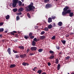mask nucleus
Wrapping results in <instances>:
<instances>
[{
  "label": "nucleus",
  "mask_w": 74,
  "mask_h": 74,
  "mask_svg": "<svg viewBox=\"0 0 74 74\" xmlns=\"http://www.w3.org/2000/svg\"><path fill=\"white\" fill-rule=\"evenodd\" d=\"M12 7H15L16 6V4L17 3H18V5L19 6H21V5H22V3L21 1H19L18 2V0H12Z\"/></svg>",
  "instance_id": "f257e3e1"
},
{
  "label": "nucleus",
  "mask_w": 74,
  "mask_h": 74,
  "mask_svg": "<svg viewBox=\"0 0 74 74\" xmlns=\"http://www.w3.org/2000/svg\"><path fill=\"white\" fill-rule=\"evenodd\" d=\"M28 8L26 9L28 11H33L34 9H35V7L33 6V3H31L30 5L28 6Z\"/></svg>",
  "instance_id": "f03ea898"
},
{
  "label": "nucleus",
  "mask_w": 74,
  "mask_h": 74,
  "mask_svg": "<svg viewBox=\"0 0 74 74\" xmlns=\"http://www.w3.org/2000/svg\"><path fill=\"white\" fill-rule=\"evenodd\" d=\"M70 9L69 7V6H66L63 9V11L62 12V15H66L67 14V13L66 11L67 10H69Z\"/></svg>",
  "instance_id": "7ed1b4c3"
},
{
  "label": "nucleus",
  "mask_w": 74,
  "mask_h": 74,
  "mask_svg": "<svg viewBox=\"0 0 74 74\" xmlns=\"http://www.w3.org/2000/svg\"><path fill=\"white\" fill-rule=\"evenodd\" d=\"M45 7L46 8H49L52 7V5H51V4H47L46 5Z\"/></svg>",
  "instance_id": "20e7f679"
},
{
  "label": "nucleus",
  "mask_w": 74,
  "mask_h": 74,
  "mask_svg": "<svg viewBox=\"0 0 74 74\" xmlns=\"http://www.w3.org/2000/svg\"><path fill=\"white\" fill-rule=\"evenodd\" d=\"M37 48L36 47H32L31 48V50L32 51H36L37 50Z\"/></svg>",
  "instance_id": "39448f33"
},
{
  "label": "nucleus",
  "mask_w": 74,
  "mask_h": 74,
  "mask_svg": "<svg viewBox=\"0 0 74 74\" xmlns=\"http://www.w3.org/2000/svg\"><path fill=\"white\" fill-rule=\"evenodd\" d=\"M7 52L9 55H11V48H9L8 49Z\"/></svg>",
  "instance_id": "423d86ee"
},
{
  "label": "nucleus",
  "mask_w": 74,
  "mask_h": 74,
  "mask_svg": "<svg viewBox=\"0 0 74 74\" xmlns=\"http://www.w3.org/2000/svg\"><path fill=\"white\" fill-rule=\"evenodd\" d=\"M24 10L23 8H21L18 10V12H22Z\"/></svg>",
  "instance_id": "0eeeda50"
},
{
  "label": "nucleus",
  "mask_w": 74,
  "mask_h": 74,
  "mask_svg": "<svg viewBox=\"0 0 74 74\" xmlns=\"http://www.w3.org/2000/svg\"><path fill=\"white\" fill-rule=\"evenodd\" d=\"M22 64L24 66H26V65H27V66H29V64H28V63L26 62H24Z\"/></svg>",
  "instance_id": "6e6552de"
},
{
  "label": "nucleus",
  "mask_w": 74,
  "mask_h": 74,
  "mask_svg": "<svg viewBox=\"0 0 74 74\" xmlns=\"http://www.w3.org/2000/svg\"><path fill=\"white\" fill-rule=\"evenodd\" d=\"M17 33V32L16 31H13V32H11L10 34L13 36H14L15 35V33Z\"/></svg>",
  "instance_id": "1a4fd4ad"
},
{
  "label": "nucleus",
  "mask_w": 74,
  "mask_h": 74,
  "mask_svg": "<svg viewBox=\"0 0 74 74\" xmlns=\"http://www.w3.org/2000/svg\"><path fill=\"white\" fill-rule=\"evenodd\" d=\"M16 66V65L15 64H11L10 66V68H13L15 67Z\"/></svg>",
  "instance_id": "9d476101"
},
{
  "label": "nucleus",
  "mask_w": 74,
  "mask_h": 74,
  "mask_svg": "<svg viewBox=\"0 0 74 74\" xmlns=\"http://www.w3.org/2000/svg\"><path fill=\"white\" fill-rule=\"evenodd\" d=\"M52 18L51 17H49L48 18V22L49 23H51V22H52Z\"/></svg>",
  "instance_id": "9b49d317"
},
{
  "label": "nucleus",
  "mask_w": 74,
  "mask_h": 74,
  "mask_svg": "<svg viewBox=\"0 0 74 74\" xmlns=\"http://www.w3.org/2000/svg\"><path fill=\"white\" fill-rule=\"evenodd\" d=\"M69 16L70 17H72L73 16V15H74V13L72 12H70L69 14Z\"/></svg>",
  "instance_id": "f8f14e48"
},
{
  "label": "nucleus",
  "mask_w": 74,
  "mask_h": 74,
  "mask_svg": "<svg viewBox=\"0 0 74 74\" xmlns=\"http://www.w3.org/2000/svg\"><path fill=\"white\" fill-rule=\"evenodd\" d=\"M53 54H51V56L50 57H49V59H50V60H51V59H53L54 58H55V56H52Z\"/></svg>",
  "instance_id": "ddd939ff"
},
{
  "label": "nucleus",
  "mask_w": 74,
  "mask_h": 74,
  "mask_svg": "<svg viewBox=\"0 0 74 74\" xmlns=\"http://www.w3.org/2000/svg\"><path fill=\"white\" fill-rule=\"evenodd\" d=\"M62 22H60L58 23V26H62Z\"/></svg>",
  "instance_id": "4468645a"
},
{
  "label": "nucleus",
  "mask_w": 74,
  "mask_h": 74,
  "mask_svg": "<svg viewBox=\"0 0 74 74\" xmlns=\"http://www.w3.org/2000/svg\"><path fill=\"white\" fill-rule=\"evenodd\" d=\"M71 10L69 9L68 10H67L66 12L67 14H69L70 12H71Z\"/></svg>",
  "instance_id": "2eb2a0df"
},
{
  "label": "nucleus",
  "mask_w": 74,
  "mask_h": 74,
  "mask_svg": "<svg viewBox=\"0 0 74 74\" xmlns=\"http://www.w3.org/2000/svg\"><path fill=\"white\" fill-rule=\"evenodd\" d=\"M52 27V25L51 24H50L48 26V28L49 29H51Z\"/></svg>",
  "instance_id": "dca6fc26"
},
{
  "label": "nucleus",
  "mask_w": 74,
  "mask_h": 74,
  "mask_svg": "<svg viewBox=\"0 0 74 74\" xmlns=\"http://www.w3.org/2000/svg\"><path fill=\"white\" fill-rule=\"evenodd\" d=\"M60 68V64H58L57 66V70H59V69Z\"/></svg>",
  "instance_id": "f3484780"
},
{
  "label": "nucleus",
  "mask_w": 74,
  "mask_h": 74,
  "mask_svg": "<svg viewBox=\"0 0 74 74\" xmlns=\"http://www.w3.org/2000/svg\"><path fill=\"white\" fill-rule=\"evenodd\" d=\"M13 11L14 12H16L18 11V9L16 8L13 9Z\"/></svg>",
  "instance_id": "a211bd4d"
},
{
  "label": "nucleus",
  "mask_w": 74,
  "mask_h": 74,
  "mask_svg": "<svg viewBox=\"0 0 74 74\" xmlns=\"http://www.w3.org/2000/svg\"><path fill=\"white\" fill-rule=\"evenodd\" d=\"M42 73V70H39L37 71V73H38L39 74H41V73Z\"/></svg>",
  "instance_id": "6ab92c4d"
},
{
  "label": "nucleus",
  "mask_w": 74,
  "mask_h": 74,
  "mask_svg": "<svg viewBox=\"0 0 74 74\" xmlns=\"http://www.w3.org/2000/svg\"><path fill=\"white\" fill-rule=\"evenodd\" d=\"M18 48L20 49H24V47L23 46H19L18 47Z\"/></svg>",
  "instance_id": "aec40b11"
},
{
  "label": "nucleus",
  "mask_w": 74,
  "mask_h": 74,
  "mask_svg": "<svg viewBox=\"0 0 74 74\" xmlns=\"http://www.w3.org/2000/svg\"><path fill=\"white\" fill-rule=\"evenodd\" d=\"M35 45H36V42L34 41H33L32 42V45L33 46H35Z\"/></svg>",
  "instance_id": "412c9836"
},
{
  "label": "nucleus",
  "mask_w": 74,
  "mask_h": 74,
  "mask_svg": "<svg viewBox=\"0 0 74 74\" xmlns=\"http://www.w3.org/2000/svg\"><path fill=\"white\" fill-rule=\"evenodd\" d=\"M59 63V60H58V58H57L56 60V64H58Z\"/></svg>",
  "instance_id": "4be33fe9"
},
{
  "label": "nucleus",
  "mask_w": 74,
  "mask_h": 74,
  "mask_svg": "<svg viewBox=\"0 0 74 74\" xmlns=\"http://www.w3.org/2000/svg\"><path fill=\"white\" fill-rule=\"evenodd\" d=\"M10 18V15H8L5 17L6 19H8Z\"/></svg>",
  "instance_id": "5701e85b"
},
{
  "label": "nucleus",
  "mask_w": 74,
  "mask_h": 74,
  "mask_svg": "<svg viewBox=\"0 0 74 74\" xmlns=\"http://www.w3.org/2000/svg\"><path fill=\"white\" fill-rule=\"evenodd\" d=\"M61 41L63 43V44H66V40H61Z\"/></svg>",
  "instance_id": "b1692460"
},
{
  "label": "nucleus",
  "mask_w": 74,
  "mask_h": 74,
  "mask_svg": "<svg viewBox=\"0 0 74 74\" xmlns=\"http://www.w3.org/2000/svg\"><path fill=\"white\" fill-rule=\"evenodd\" d=\"M42 51H43V49H39L38 50V51L39 52H41Z\"/></svg>",
  "instance_id": "393cba45"
},
{
  "label": "nucleus",
  "mask_w": 74,
  "mask_h": 74,
  "mask_svg": "<svg viewBox=\"0 0 74 74\" xmlns=\"http://www.w3.org/2000/svg\"><path fill=\"white\" fill-rule=\"evenodd\" d=\"M4 31V28H0V32H3Z\"/></svg>",
  "instance_id": "a878e982"
},
{
  "label": "nucleus",
  "mask_w": 74,
  "mask_h": 74,
  "mask_svg": "<svg viewBox=\"0 0 74 74\" xmlns=\"http://www.w3.org/2000/svg\"><path fill=\"white\" fill-rule=\"evenodd\" d=\"M45 38V36H42L40 37V39L42 40H43Z\"/></svg>",
  "instance_id": "bb28decb"
},
{
  "label": "nucleus",
  "mask_w": 74,
  "mask_h": 74,
  "mask_svg": "<svg viewBox=\"0 0 74 74\" xmlns=\"http://www.w3.org/2000/svg\"><path fill=\"white\" fill-rule=\"evenodd\" d=\"M20 18H19V16H17L16 17V20L18 21V20H19Z\"/></svg>",
  "instance_id": "cd10ccee"
},
{
  "label": "nucleus",
  "mask_w": 74,
  "mask_h": 74,
  "mask_svg": "<svg viewBox=\"0 0 74 74\" xmlns=\"http://www.w3.org/2000/svg\"><path fill=\"white\" fill-rule=\"evenodd\" d=\"M49 53H50L51 54H52V53H54V52L53 51H52V50H50L49 51Z\"/></svg>",
  "instance_id": "c85d7f7f"
},
{
  "label": "nucleus",
  "mask_w": 74,
  "mask_h": 74,
  "mask_svg": "<svg viewBox=\"0 0 74 74\" xmlns=\"http://www.w3.org/2000/svg\"><path fill=\"white\" fill-rule=\"evenodd\" d=\"M33 35V33L32 32H30L29 34V37H31Z\"/></svg>",
  "instance_id": "c756f323"
},
{
  "label": "nucleus",
  "mask_w": 74,
  "mask_h": 74,
  "mask_svg": "<svg viewBox=\"0 0 74 74\" xmlns=\"http://www.w3.org/2000/svg\"><path fill=\"white\" fill-rule=\"evenodd\" d=\"M45 34V32H44V31H42L41 32L40 34L41 35H43V34Z\"/></svg>",
  "instance_id": "7c9ffc66"
},
{
  "label": "nucleus",
  "mask_w": 74,
  "mask_h": 74,
  "mask_svg": "<svg viewBox=\"0 0 74 74\" xmlns=\"http://www.w3.org/2000/svg\"><path fill=\"white\" fill-rule=\"evenodd\" d=\"M13 52L15 53H18V52L16 51H15L14 50H13Z\"/></svg>",
  "instance_id": "2f4dec72"
},
{
  "label": "nucleus",
  "mask_w": 74,
  "mask_h": 74,
  "mask_svg": "<svg viewBox=\"0 0 74 74\" xmlns=\"http://www.w3.org/2000/svg\"><path fill=\"white\" fill-rule=\"evenodd\" d=\"M34 41H36V42H37V38H34V39L33 40Z\"/></svg>",
  "instance_id": "473e14b6"
},
{
  "label": "nucleus",
  "mask_w": 74,
  "mask_h": 74,
  "mask_svg": "<svg viewBox=\"0 0 74 74\" xmlns=\"http://www.w3.org/2000/svg\"><path fill=\"white\" fill-rule=\"evenodd\" d=\"M16 57L15 58H19V56L18 55H15Z\"/></svg>",
  "instance_id": "72a5a7b5"
},
{
  "label": "nucleus",
  "mask_w": 74,
  "mask_h": 74,
  "mask_svg": "<svg viewBox=\"0 0 74 74\" xmlns=\"http://www.w3.org/2000/svg\"><path fill=\"white\" fill-rule=\"evenodd\" d=\"M27 16L29 18H30V14H29V13H27Z\"/></svg>",
  "instance_id": "f704fd0d"
},
{
  "label": "nucleus",
  "mask_w": 74,
  "mask_h": 74,
  "mask_svg": "<svg viewBox=\"0 0 74 74\" xmlns=\"http://www.w3.org/2000/svg\"><path fill=\"white\" fill-rule=\"evenodd\" d=\"M44 29L45 31H48V28L46 27L44 28Z\"/></svg>",
  "instance_id": "c9c22d12"
},
{
  "label": "nucleus",
  "mask_w": 74,
  "mask_h": 74,
  "mask_svg": "<svg viewBox=\"0 0 74 74\" xmlns=\"http://www.w3.org/2000/svg\"><path fill=\"white\" fill-rule=\"evenodd\" d=\"M56 48L58 50L60 49V47L59 46H56Z\"/></svg>",
  "instance_id": "e433bc0d"
},
{
  "label": "nucleus",
  "mask_w": 74,
  "mask_h": 74,
  "mask_svg": "<svg viewBox=\"0 0 74 74\" xmlns=\"http://www.w3.org/2000/svg\"><path fill=\"white\" fill-rule=\"evenodd\" d=\"M36 69H37V67H34V69H32V70H33V71H36Z\"/></svg>",
  "instance_id": "4c0bfd02"
},
{
  "label": "nucleus",
  "mask_w": 74,
  "mask_h": 74,
  "mask_svg": "<svg viewBox=\"0 0 74 74\" xmlns=\"http://www.w3.org/2000/svg\"><path fill=\"white\" fill-rule=\"evenodd\" d=\"M20 55V57L21 58H23V55Z\"/></svg>",
  "instance_id": "58836bf2"
},
{
  "label": "nucleus",
  "mask_w": 74,
  "mask_h": 74,
  "mask_svg": "<svg viewBox=\"0 0 74 74\" xmlns=\"http://www.w3.org/2000/svg\"><path fill=\"white\" fill-rule=\"evenodd\" d=\"M70 58V57L68 56L67 57H66L65 58V59L66 60H68V59H69Z\"/></svg>",
  "instance_id": "ea45409f"
},
{
  "label": "nucleus",
  "mask_w": 74,
  "mask_h": 74,
  "mask_svg": "<svg viewBox=\"0 0 74 74\" xmlns=\"http://www.w3.org/2000/svg\"><path fill=\"white\" fill-rule=\"evenodd\" d=\"M17 15H22V12H20V13H17Z\"/></svg>",
  "instance_id": "a19ab883"
},
{
  "label": "nucleus",
  "mask_w": 74,
  "mask_h": 74,
  "mask_svg": "<svg viewBox=\"0 0 74 74\" xmlns=\"http://www.w3.org/2000/svg\"><path fill=\"white\" fill-rule=\"evenodd\" d=\"M13 41L14 42H18V40H17V39H15Z\"/></svg>",
  "instance_id": "79ce46f5"
},
{
  "label": "nucleus",
  "mask_w": 74,
  "mask_h": 74,
  "mask_svg": "<svg viewBox=\"0 0 74 74\" xmlns=\"http://www.w3.org/2000/svg\"><path fill=\"white\" fill-rule=\"evenodd\" d=\"M30 38L31 39H33L34 38V36H32L30 37Z\"/></svg>",
  "instance_id": "37998d69"
},
{
  "label": "nucleus",
  "mask_w": 74,
  "mask_h": 74,
  "mask_svg": "<svg viewBox=\"0 0 74 74\" xmlns=\"http://www.w3.org/2000/svg\"><path fill=\"white\" fill-rule=\"evenodd\" d=\"M24 37L26 39H27V38H29V36H25Z\"/></svg>",
  "instance_id": "c03bdc74"
},
{
  "label": "nucleus",
  "mask_w": 74,
  "mask_h": 74,
  "mask_svg": "<svg viewBox=\"0 0 74 74\" xmlns=\"http://www.w3.org/2000/svg\"><path fill=\"white\" fill-rule=\"evenodd\" d=\"M26 56V54H24L23 55V58H25V57Z\"/></svg>",
  "instance_id": "a18cd8bd"
},
{
  "label": "nucleus",
  "mask_w": 74,
  "mask_h": 74,
  "mask_svg": "<svg viewBox=\"0 0 74 74\" xmlns=\"http://www.w3.org/2000/svg\"><path fill=\"white\" fill-rule=\"evenodd\" d=\"M52 19H55V18H56V17L55 16H52Z\"/></svg>",
  "instance_id": "49530a36"
},
{
  "label": "nucleus",
  "mask_w": 74,
  "mask_h": 74,
  "mask_svg": "<svg viewBox=\"0 0 74 74\" xmlns=\"http://www.w3.org/2000/svg\"><path fill=\"white\" fill-rule=\"evenodd\" d=\"M52 40H54V39H55V36H53L52 38Z\"/></svg>",
  "instance_id": "de8ad7c7"
},
{
  "label": "nucleus",
  "mask_w": 74,
  "mask_h": 74,
  "mask_svg": "<svg viewBox=\"0 0 74 74\" xmlns=\"http://www.w3.org/2000/svg\"><path fill=\"white\" fill-rule=\"evenodd\" d=\"M4 23L3 22L0 23V26H3Z\"/></svg>",
  "instance_id": "09e8293b"
},
{
  "label": "nucleus",
  "mask_w": 74,
  "mask_h": 74,
  "mask_svg": "<svg viewBox=\"0 0 74 74\" xmlns=\"http://www.w3.org/2000/svg\"><path fill=\"white\" fill-rule=\"evenodd\" d=\"M15 37H17V38H18L19 36L18 35V34H16L15 35Z\"/></svg>",
  "instance_id": "8fccbe9b"
},
{
  "label": "nucleus",
  "mask_w": 74,
  "mask_h": 74,
  "mask_svg": "<svg viewBox=\"0 0 74 74\" xmlns=\"http://www.w3.org/2000/svg\"><path fill=\"white\" fill-rule=\"evenodd\" d=\"M53 26H54V27H55V26H56V24H55V23H53Z\"/></svg>",
  "instance_id": "3c124183"
},
{
  "label": "nucleus",
  "mask_w": 74,
  "mask_h": 74,
  "mask_svg": "<svg viewBox=\"0 0 74 74\" xmlns=\"http://www.w3.org/2000/svg\"><path fill=\"white\" fill-rule=\"evenodd\" d=\"M48 65L49 66H51V63L50 62H48Z\"/></svg>",
  "instance_id": "603ef678"
},
{
  "label": "nucleus",
  "mask_w": 74,
  "mask_h": 74,
  "mask_svg": "<svg viewBox=\"0 0 74 74\" xmlns=\"http://www.w3.org/2000/svg\"><path fill=\"white\" fill-rule=\"evenodd\" d=\"M74 33L73 32H71V33H70V35H73V34H74Z\"/></svg>",
  "instance_id": "864d4df0"
},
{
  "label": "nucleus",
  "mask_w": 74,
  "mask_h": 74,
  "mask_svg": "<svg viewBox=\"0 0 74 74\" xmlns=\"http://www.w3.org/2000/svg\"><path fill=\"white\" fill-rule=\"evenodd\" d=\"M34 55V54H33V53H30L29 55H30V56H32V55Z\"/></svg>",
  "instance_id": "5fc2aeb1"
},
{
  "label": "nucleus",
  "mask_w": 74,
  "mask_h": 74,
  "mask_svg": "<svg viewBox=\"0 0 74 74\" xmlns=\"http://www.w3.org/2000/svg\"><path fill=\"white\" fill-rule=\"evenodd\" d=\"M41 74H47V73L45 72H43V73H42Z\"/></svg>",
  "instance_id": "6e6d98bb"
},
{
  "label": "nucleus",
  "mask_w": 74,
  "mask_h": 74,
  "mask_svg": "<svg viewBox=\"0 0 74 74\" xmlns=\"http://www.w3.org/2000/svg\"><path fill=\"white\" fill-rule=\"evenodd\" d=\"M29 49H28L27 50V52H29Z\"/></svg>",
  "instance_id": "4d7b16f0"
},
{
  "label": "nucleus",
  "mask_w": 74,
  "mask_h": 74,
  "mask_svg": "<svg viewBox=\"0 0 74 74\" xmlns=\"http://www.w3.org/2000/svg\"><path fill=\"white\" fill-rule=\"evenodd\" d=\"M69 35H66V37H69Z\"/></svg>",
  "instance_id": "13d9d810"
},
{
  "label": "nucleus",
  "mask_w": 74,
  "mask_h": 74,
  "mask_svg": "<svg viewBox=\"0 0 74 74\" xmlns=\"http://www.w3.org/2000/svg\"><path fill=\"white\" fill-rule=\"evenodd\" d=\"M62 52H60V53H59V55H60V54L61 55V54H62Z\"/></svg>",
  "instance_id": "bf43d9fd"
},
{
  "label": "nucleus",
  "mask_w": 74,
  "mask_h": 74,
  "mask_svg": "<svg viewBox=\"0 0 74 74\" xmlns=\"http://www.w3.org/2000/svg\"><path fill=\"white\" fill-rule=\"evenodd\" d=\"M0 37H2V35L1 34L0 35Z\"/></svg>",
  "instance_id": "052dcab7"
},
{
  "label": "nucleus",
  "mask_w": 74,
  "mask_h": 74,
  "mask_svg": "<svg viewBox=\"0 0 74 74\" xmlns=\"http://www.w3.org/2000/svg\"><path fill=\"white\" fill-rule=\"evenodd\" d=\"M5 33H7V31H5Z\"/></svg>",
  "instance_id": "680f3d73"
},
{
  "label": "nucleus",
  "mask_w": 74,
  "mask_h": 74,
  "mask_svg": "<svg viewBox=\"0 0 74 74\" xmlns=\"http://www.w3.org/2000/svg\"><path fill=\"white\" fill-rule=\"evenodd\" d=\"M22 6H24V4H23L22 5Z\"/></svg>",
  "instance_id": "e2e57ef3"
},
{
  "label": "nucleus",
  "mask_w": 74,
  "mask_h": 74,
  "mask_svg": "<svg viewBox=\"0 0 74 74\" xmlns=\"http://www.w3.org/2000/svg\"><path fill=\"white\" fill-rule=\"evenodd\" d=\"M22 1H24V0H21Z\"/></svg>",
  "instance_id": "0e129e2a"
},
{
  "label": "nucleus",
  "mask_w": 74,
  "mask_h": 74,
  "mask_svg": "<svg viewBox=\"0 0 74 74\" xmlns=\"http://www.w3.org/2000/svg\"><path fill=\"white\" fill-rule=\"evenodd\" d=\"M71 74H74V73H71Z\"/></svg>",
  "instance_id": "69168bd1"
},
{
  "label": "nucleus",
  "mask_w": 74,
  "mask_h": 74,
  "mask_svg": "<svg viewBox=\"0 0 74 74\" xmlns=\"http://www.w3.org/2000/svg\"><path fill=\"white\" fill-rule=\"evenodd\" d=\"M39 39L37 40V41H39Z\"/></svg>",
  "instance_id": "338daca9"
},
{
  "label": "nucleus",
  "mask_w": 74,
  "mask_h": 74,
  "mask_svg": "<svg viewBox=\"0 0 74 74\" xmlns=\"http://www.w3.org/2000/svg\"><path fill=\"white\" fill-rule=\"evenodd\" d=\"M68 74H70V73H68Z\"/></svg>",
  "instance_id": "774afa93"
}]
</instances>
